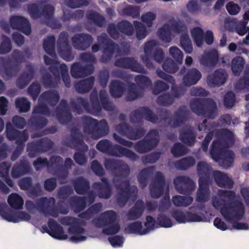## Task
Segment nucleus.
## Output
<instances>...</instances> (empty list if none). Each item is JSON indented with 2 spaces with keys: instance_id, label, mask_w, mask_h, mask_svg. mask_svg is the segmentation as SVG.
I'll return each mask as SVG.
<instances>
[{
  "instance_id": "f257e3e1",
  "label": "nucleus",
  "mask_w": 249,
  "mask_h": 249,
  "mask_svg": "<svg viewBox=\"0 0 249 249\" xmlns=\"http://www.w3.org/2000/svg\"><path fill=\"white\" fill-rule=\"evenodd\" d=\"M104 165L106 169L115 177L113 179L117 191L116 201L120 205L124 206L130 198L136 196L138 188L136 185H131L130 181L127 179L119 183V178H126L130 174V168L124 161L114 159L107 158Z\"/></svg>"
},
{
  "instance_id": "f03ea898",
  "label": "nucleus",
  "mask_w": 249,
  "mask_h": 249,
  "mask_svg": "<svg viewBox=\"0 0 249 249\" xmlns=\"http://www.w3.org/2000/svg\"><path fill=\"white\" fill-rule=\"evenodd\" d=\"M218 195L226 198L229 201L226 202L224 199L215 198L212 200L213 206L216 209L220 210L221 214L227 221L231 222L241 220L245 215V207L241 200H234L235 193L232 190H219Z\"/></svg>"
},
{
  "instance_id": "7ed1b4c3",
  "label": "nucleus",
  "mask_w": 249,
  "mask_h": 249,
  "mask_svg": "<svg viewBox=\"0 0 249 249\" xmlns=\"http://www.w3.org/2000/svg\"><path fill=\"white\" fill-rule=\"evenodd\" d=\"M89 99L90 107L86 99L78 97L76 102L71 99L70 104L73 111L78 114H82V107L92 114L98 116L101 114L102 108L109 111H113L115 108L113 103L109 101L107 92L105 90H100L99 94L96 90H93L90 93Z\"/></svg>"
},
{
  "instance_id": "20e7f679",
  "label": "nucleus",
  "mask_w": 249,
  "mask_h": 249,
  "mask_svg": "<svg viewBox=\"0 0 249 249\" xmlns=\"http://www.w3.org/2000/svg\"><path fill=\"white\" fill-rule=\"evenodd\" d=\"M218 134L221 138L213 142L210 154L215 161L221 160L222 166L228 168L231 167L233 162L234 153L225 146L229 142H233V134L232 131L226 128L218 130Z\"/></svg>"
},
{
  "instance_id": "39448f33",
  "label": "nucleus",
  "mask_w": 249,
  "mask_h": 249,
  "mask_svg": "<svg viewBox=\"0 0 249 249\" xmlns=\"http://www.w3.org/2000/svg\"><path fill=\"white\" fill-rule=\"evenodd\" d=\"M55 199L53 197H41L36 201V203L31 200H26L25 207L28 212L35 213L38 211L46 216L57 217L59 214H67L69 211L67 207L58 204L55 206Z\"/></svg>"
},
{
  "instance_id": "423d86ee",
  "label": "nucleus",
  "mask_w": 249,
  "mask_h": 249,
  "mask_svg": "<svg viewBox=\"0 0 249 249\" xmlns=\"http://www.w3.org/2000/svg\"><path fill=\"white\" fill-rule=\"evenodd\" d=\"M175 189L179 194L188 196L176 195L172 197V202L176 207H188L193 201V198L190 196L195 190L196 185L195 182L187 176H178L174 180Z\"/></svg>"
},
{
  "instance_id": "0eeeda50",
  "label": "nucleus",
  "mask_w": 249,
  "mask_h": 249,
  "mask_svg": "<svg viewBox=\"0 0 249 249\" xmlns=\"http://www.w3.org/2000/svg\"><path fill=\"white\" fill-rule=\"evenodd\" d=\"M70 129L71 139L65 142V145L80 151L74 154L73 159L77 164L83 165L87 161L84 153L88 150V146L84 141V137L81 131V126L77 124L71 126Z\"/></svg>"
},
{
  "instance_id": "6e6552de",
  "label": "nucleus",
  "mask_w": 249,
  "mask_h": 249,
  "mask_svg": "<svg viewBox=\"0 0 249 249\" xmlns=\"http://www.w3.org/2000/svg\"><path fill=\"white\" fill-rule=\"evenodd\" d=\"M27 10L33 19H36L42 16L47 20V24L52 28L58 29L62 26L60 21L53 18L55 9L50 4L40 5L33 3L28 5Z\"/></svg>"
},
{
  "instance_id": "1a4fd4ad",
  "label": "nucleus",
  "mask_w": 249,
  "mask_h": 249,
  "mask_svg": "<svg viewBox=\"0 0 249 249\" xmlns=\"http://www.w3.org/2000/svg\"><path fill=\"white\" fill-rule=\"evenodd\" d=\"M96 148L100 152L115 157H125L135 161L138 156L132 150L115 144L107 139L101 140L96 144Z\"/></svg>"
},
{
  "instance_id": "9d476101",
  "label": "nucleus",
  "mask_w": 249,
  "mask_h": 249,
  "mask_svg": "<svg viewBox=\"0 0 249 249\" xmlns=\"http://www.w3.org/2000/svg\"><path fill=\"white\" fill-rule=\"evenodd\" d=\"M6 137L9 141H15L17 144L15 150L13 152L11 160L15 161L21 154L25 147V142L29 138V134L27 130L22 131L18 130L13 127L11 123L6 124Z\"/></svg>"
},
{
  "instance_id": "9b49d317",
  "label": "nucleus",
  "mask_w": 249,
  "mask_h": 249,
  "mask_svg": "<svg viewBox=\"0 0 249 249\" xmlns=\"http://www.w3.org/2000/svg\"><path fill=\"white\" fill-rule=\"evenodd\" d=\"M192 111L198 116L214 119L217 114V105L211 98L193 99L190 104Z\"/></svg>"
},
{
  "instance_id": "f8f14e48",
  "label": "nucleus",
  "mask_w": 249,
  "mask_h": 249,
  "mask_svg": "<svg viewBox=\"0 0 249 249\" xmlns=\"http://www.w3.org/2000/svg\"><path fill=\"white\" fill-rule=\"evenodd\" d=\"M25 61V54L18 50H14L11 58L4 60L1 57V65L2 64L6 75L11 78L17 75L20 70V64Z\"/></svg>"
},
{
  "instance_id": "ddd939ff",
  "label": "nucleus",
  "mask_w": 249,
  "mask_h": 249,
  "mask_svg": "<svg viewBox=\"0 0 249 249\" xmlns=\"http://www.w3.org/2000/svg\"><path fill=\"white\" fill-rule=\"evenodd\" d=\"M54 145L53 142L50 139L45 137L37 141L28 143L27 151L30 158H35L39 154L50 151Z\"/></svg>"
},
{
  "instance_id": "4468645a",
  "label": "nucleus",
  "mask_w": 249,
  "mask_h": 249,
  "mask_svg": "<svg viewBox=\"0 0 249 249\" xmlns=\"http://www.w3.org/2000/svg\"><path fill=\"white\" fill-rule=\"evenodd\" d=\"M68 38V33L65 31L62 32L57 39V47L60 56L65 61L70 62L74 59V56L72 53Z\"/></svg>"
},
{
  "instance_id": "2eb2a0df",
  "label": "nucleus",
  "mask_w": 249,
  "mask_h": 249,
  "mask_svg": "<svg viewBox=\"0 0 249 249\" xmlns=\"http://www.w3.org/2000/svg\"><path fill=\"white\" fill-rule=\"evenodd\" d=\"M114 66L121 68L130 70L132 71L146 74L147 71L134 57H122L115 60Z\"/></svg>"
},
{
  "instance_id": "dca6fc26",
  "label": "nucleus",
  "mask_w": 249,
  "mask_h": 249,
  "mask_svg": "<svg viewBox=\"0 0 249 249\" xmlns=\"http://www.w3.org/2000/svg\"><path fill=\"white\" fill-rule=\"evenodd\" d=\"M117 131L122 135H125L129 139L137 140L142 138L145 134L144 129L141 127H133L125 123L120 124L117 126Z\"/></svg>"
},
{
  "instance_id": "f3484780",
  "label": "nucleus",
  "mask_w": 249,
  "mask_h": 249,
  "mask_svg": "<svg viewBox=\"0 0 249 249\" xmlns=\"http://www.w3.org/2000/svg\"><path fill=\"white\" fill-rule=\"evenodd\" d=\"M143 117L151 123H156L158 121V116L146 107H140L132 112L129 120L131 123H137L140 122Z\"/></svg>"
},
{
  "instance_id": "a211bd4d",
  "label": "nucleus",
  "mask_w": 249,
  "mask_h": 249,
  "mask_svg": "<svg viewBox=\"0 0 249 249\" xmlns=\"http://www.w3.org/2000/svg\"><path fill=\"white\" fill-rule=\"evenodd\" d=\"M166 185L165 178L163 174L158 171L155 177L149 185V190L152 197L158 198L160 197L164 193Z\"/></svg>"
},
{
  "instance_id": "6ab92c4d",
  "label": "nucleus",
  "mask_w": 249,
  "mask_h": 249,
  "mask_svg": "<svg viewBox=\"0 0 249 249\" xmlns=\"http://www.w3.org/2000/svg\"><path fill=\"white\" fill-rule=\"evenodd\" d=\"M56 117L59 123L66 125L71 122L72 115L67 100L62 99L55 109Z\"/></svg>"
},
{
  "instance_id": "aec40b11",
  "label": "nucleus",
  "mask_w": 249,
  "mask_h": 249,
  "mask_svg": "<svg viewBox=\"0 0 249 249\" xmlns=\"http://www.w3.org/2000/svg\"><path fill=\"white\" fill-rule=\"evenodd\" d=\"M48 228L43 226L44 231L52 237L58 240H66L68 236L65 233L63 227L60 225L55 220L50 219L48 221Z\"/></svg>"
},
{
  "instance_id": "412c9836",
  "label": "nucleus",
  "mask_w": 249,
  "mask_h": 249,
  "mask_svg": "<svg viewBox=\"0 0 249 249\" xmlns=\"http://www.w3.org/2000/svg\"><path fill=\"white\" fill-rule=\"evenodd\" d=\"M10 24L12 29L17 30L29 36L31 33L29 21L25 18L19 16H13L10 18Z\"/></svg>"
},
{
  "instance_id": "4be33fe9",
  "label": "nucleus",
  "mask_w": 249,
  "mask_h": 249,
  "mask_svg": "<svg viewBox=\"0 0 249 249\" xmlns=\"http://www.w3.org/2000/svg\"><path fill=\"white\" fill-rule=\"evenodd\" d=\"M190 111L184 106H181L174 113L173 120L168 122L166 126L176 128L184 124L188 119Z\"/></svg>"
},
{
  "instance_id": "5701e85b",
  "label": "nucleus",
  "mask_w": 249,
  "mask_h": 249,
  "mask_svg": "<svg viewBox=\"0 0 249 249\" xmlns=\"http://www.w3.org/2000/svg\"><path fill=\"white\" fill-rule=\"evenodd\" d=\"M93 40L90 35L85 33L76 34L71 38L74 48L82 51L87 50L92 44Z\"/></svg>"
},
{
  "instance_id": "b1692460",
  "label": "nucleus",
  "mask_w": 249,
  "mask_h": 249,
  "mask_svg": "<svg viewBox=\"0 0 249 249\" xmlns=\"http://www.w3.org/2000/svg\"><path fill=\"white\" fill-rule=\"evenodd\" d=\"M94 66L93 65H83L81 62H75L71 66V73L74 78H83L93 73Z\"/></svg>"
},
{
  "instance_id": "393cba45",
  "label": "nucleus",
  "mask_w": 249,
  "mask_h": 249,
  "mask_svg": "<svg viewBox=\"0 0 249 249\" xmlns=\"http://www.w3.org/2000/svg\"><path fill=\"white\" fill-rule=\"evenodd\" d=\"M101 181L94 182L92 187L96 191L99 198L108 199L112 195L111 186L106 178H101Z\"/></svg>"
},
{
  "instance_id": "a878e982",
  "label": "nucleus",
  "mask_w": 249,
  "mask_h": 249,
  "mask_svg": "<svg viewBox=\"0 0 249 249\" xmlns=\"http://www.w3.org/2000/svg\"><path fill=\"white\" fill-rule=\"evenodd\" d=\"M159 140L156 138H144L136 142L134 145L136 151L139 153H145L156 147Z\"/></svg>"
},
{
  "instance_id": "bb28decb",
  "label": "nucleus",
  "mask_w": 249,
  "mask_h": 249,
  "mask_svg": "<svg viewBox=\"0 0 249 249\" xmlns=\"http://www.w3.org/2000/svg\"><path fill=\"white\" fill-rule=\"evenodd\" d=\"M60 223L63 225L69 226L68 231L70 234H83L85 230L82 227L78 222L77 218L72 216H65L60 220Z\"/></svg>"
},
{
  "instance_id": "cd10ccee",
  "label": "nucleus",
  "mask_w": 249,
  "mask_h": 249,
  "mask_svg": "<svg viewBox=\"0 0 249 249\" xmlns=\"http://www.w3.org/2000/svg\"><path fill=\"white\" fill-rule=\"evenodd\" d=\"M26 71L23 72L16 81L17 86L21 89L25 88L34 77L35 69L31 64H27Z\"/></svg>"
},
{
  "instance_id": "c85d7f7f",
  "label": "nucleus",
  "mask_w": 249,
  "mask_h": 249,
  "mask_svg": "<svg viewBox=\"0 0 249 249\" xmlns=\"http://www.w3.org/2000/svg\"><path fill=\"white\" fill-rule=\"evenodd\" d=\"M30 169L29 162L26 159H21L13 166L11 176L14 178H18L28 174Z\"/></svg>"
},
{
  "instance_id": "c756f323",
  "label": "nucleus",
  "mask_w": 249,
  "mask_h": 249,
  "mask_svg": "<svg viewBox=\"0 0 249 249\" xmlns=\"http://www.w3.org/2000/svg\"><path fill=\"white\" fill-rule=\"evenodd\" d=\"M219 60V54L217 50L212 49L205 51L199 61L203 66L213 67L216 66Z\"/></svg>"
},
{
  "instance_id": "7c9ffc66",
  "label": "nucleus",
  "mask_w": 249,
  "mask_h": 249,
  "mask_svg": "<svg viewBox=\"0 0 249 249\" xmlns=\"http://www.w3.org/2000/svg\"><path fill=\"white\" fill-rule=\"evenodd\" d=\"M227 75L224 70H216L213 73L209 74L207 78L208 85L212 87H219L224 84Z\"/></svg>"
},
{
  "instance_id": "2f4dec72",
  "label": "nucleus",
  "mask_w": 249,
  "mask_h": 249,
  "mask_svg": "<svg viewBox=\"0 0 249 249\" xmlns=\"http://www.w3.org/2000/svg\"><path fill=\"white\" fill-rule=\"evenodd\" d=\"M157 42L155 40H151L145 42L144 46V52L145 55H142L141 58L148 69L153 68L154 66L151 62L150 57H152L153 48L157 46Z\"/></svg>"
},
{
  "instance_id": "473e14b6",
  "label": "nucleus",
  "mask_w": 249,
  "mask_h": 249,
  "mask_svg": "<svg viewBox=\"0 0 249 249\" xmlns=\"http://www.w3.org/2000/svg\"><path fill=\"white\" fill-rule=\"evenodd\" d=\"M119 45L113 41L109 40L107 43L104 45L103 54L100 58L103 63H107L112 59L114 53L118 51Z\"/></svg>"
},
{
  "instance_id": "72a5a7b5",
  "label": "nucleus",
  "mask_w": 249,
  "mask_h": 249,
  "mask_svg": "<svg viewBox=\"0 0 249 249\" xmlns=\"http://www.w3.org/2000/svg\"><path fill=\"white\" fill-rule=\"evenodd\" d=\"M210 182L199 180L198 188L196 192V200L199 202H205L209 200L210 192L209 188Z\"/></svg>"
},
{
  "instance_id": "f704fd0d",
  "label": "nucleus",
  "mask_w": 249,
  "mask_h": 249,
  "mask_svg": "<svg viewBox=\"0 0 249 249\" xmlns=\"http://www.w3.org/2000/svg\"><path fill=\"white\" fill-rule=\"evenodd\" d=\"M60 100V95L56 90H47L40 95L39 100L51 107L55 106Z\"/></svg>"
},
{
  "instance_id": "c9c22d12",
  "label": "nucleus",
  "mask_w": 249,
  "mask_h": 249,
  "mask_svg": "<svg viewBox=\"0 0 249 249\" xmlns=\"http://www.w3.org/2000/svg\"><path fill=\"white\" fill-rule=\"evenodd\" d=\"M202 74L196 68H192L184 75L182 81L185 86L190 87L196 84L201 79Z\"/></svg>"
},
{
  "instance_id": "e433bc0d",
  "label": "nucleus",
  "mask_w": 249,
  "mask_h": 249,
  "mask_svg": "<svg viewBox=\"0 0 249 249\" xmlns=\"http://www.w3.org/2000/svg\"><path fill=\"white\" fill-rule=\"evenodd\" d=\"M213 176L216 184L220 187H227L231 189L233 187V181L226 174L220 171H214Z\"/></svg>"
},
{
  "instance_id": "4c0bfd02",
  "label": "nucleus",
  "mask_w": 249,
  "mask_h": 249,
  "mask_svg": "<svg viewBox=\"0 0 249 249\" xmlns=\"http://www.w3.org/2000/svg\"><path fill=\"white\" fill-rule=\"evenodd\" d=\"M179 139L183 143L187 146H192L196 142V136L192 128L186 127L180 131Z\"/></svg>"
},
{
  "instance_id": "58836bf2",
  "label": "nucleus",
  "mask_w": 249,
  "mask_h": 249,
  "mask_svg": "<svg viewBox=\"0 0 249 249\" xmlns=\"http://www.w3.org/2000/svg\"><path fill=\"white\" fill-rule=\"evenodd\" d=\"M144 210V203L142 199L136 201L134 205L129 210L127 213L129 220H136L142 214Z\"/></svg>"
},
{
  "instance_id": "ea45409f",
  "label": "nucleus",
  "mask_w": 249,
  "mask_h": 249,
  "mask_svg": "<svg viewBox=\"0 0 249 249\" xmlns=\"http://www.w3.org/2000/svg\"><path fill=\"white\" fill-rule=\"evenodd\" d=\"M72 185L75 192L78 195L86 194L90 190L89 182L83 177L74 179Z\"/></svg>"
},
{
  "instance_id": "a19ab883",
  "label": "nucleus",
  "mask_w": 249,
  "mask_h": 249,
  "mask_svg": "<svg viewBox=\"0 0 249 249\" xmlns=\"http://www.w3.org/2000/svg\"><path fill=\"white\" fill-rule=\"evenodd\" d=\"M212 171V167L205 161H199L197 165V172L199 176L198 181L204 180L206 182H210Z\"/></svg>"
},
{
  "instance_id": "79ce46f5",
  "label": "nucleus",
  "mask_w": 249,
  "mask_h": 249,
  "mask_svg": "<svg viewBox=\"0 0 249 249\" xmlns=\"http://www.w3.org/2000/svg\"><path fill=\"white\" fill-rule=\"evenodd\" d=\"M94 81V77L90 76L77 82L74 85L75 89L80 93H88L92 89Z\"/></svg>"
},
{
  "instance_id": "37998d69",
  "label": "nucleus",
  "mask_w": 249,
  "mask_h": 249,
  "mask_svg": "<svg viewBox=\"0 0 249 249\" xmlns=\"http://www.w3.org/2000/svg\"><path fill=\"white\" fill-rule=\"evenodd\" d=\"M124 83L119 80H112L109 86V91L113 97H122L125 91Z\"/></svg>"
},
{
  "instance_id": "c03bdc74",
  "label": "nucleus",
  "mask_w": 249,
  "mask_h": 249,
  "mask_svg": "<svg viewBox=\"0 0 249 249\" xmlns=\"http://www.w3.org/2000/svg\"><path fill=\"white\" fill-rule=\"evenodd\" d=\"M70 203L74 212L79 213L87 207L85 196H74L70 198Z\"/></svg>"
},
{
  "instance_id": "a18cd8bd",
  "label": "nucleus",
  "mask_w": 249,
  "mask_h": 249,
  "mask_svg": "<svg viewBox=\"0 0 249 249\" xmlns=\"http://www.w3.org/2000/svg\"><path fill=\"white\" fill-rule=\"evenodd\" d=\"M82 124L84 127V133L91 135L97 127L98 121L91 117L84 116L81 118Z\"/></svg>"
},
{
  "instance_id": "49530a36",
  "label": "nucleus",
  "mask_w": 249,
  "mask_h": 249,
  "mask_svg": "<svg viewBox=\"0 0 249 249\" xmlns=\"http://www.w3.org/2000/svg\"><path fill=\"white\" fill-rule=\"evenodd\" d=\"M87 19L92 22L96 26L103 27L106 23V20L103 16L96 11H89L86 14Z\"/></svg>"
},
{
  "instance_id": "de8ad7c7",
  "label": "nucleus",
  "mask_w": 249,
  "mask_h": 249,
  "mask_svg": "<svg viewBox=\"0 0 249 249\" xmlns=\"http://www.w3.org/2000/svg\"><path fill=\"white\" fill-rule=\"evenodd\" d=\"M55 37L53 35L48 36L43 40V47L45 52L53 57L56 55L55 50Z\"/></svg>"
},
{
  "instance_id": "09e8293b",
  "label": "nucleus",
  "mask_w": 249,
  "mask_h": 249,
  "mask_svg": "<svg viewBox=\"0 0 249 249\" xmlns=\"http://www.w3.org/2000/svg\"><path fill=\"white\" fill-rule=\"evenodd\" d=\"M94 131L92 136L96 139H98L107 135L109 131L107 122L105 120H103L100 122H98L97 127Z\"/></svg>"
},
{
  "instance_id": "8fccbe9b",
  "label": "nucleus",
  "mask_w": 249,
  "mask_h": 249,
  "mask_svg": "<svg viewBox=\"0 0 249 249\" xmlns=\"http://www.w3.org/2000/svg\"><path fill=\"white\" fill-rule=\"evenodd\" d=\"M29 123L31 126L36 130H40L47 125L48 120L41 115L32 114L29 120Z\"/></svg>"
},
{
  "instance_id": "3c124183",
  "label": "nucleus",
  "mask_w": 249,
  "mask_h": 249,
  "mask_svg": "<svg viewBox=\"0 0 249 249\" xmlns=\"http://www.w3.org/2000/svg\"><path fill=\"white\" fill-rule=\"evenodd\" d=\"M124 231L127 233L138 234L142 235L147 233V229L142 230V223L138 221L128 224L124 229Z\"/></svg>"
},
{
  "instance_id": "603ef678",
  "label": "nucleus",
  "mask_w": 249,
  "mask_h": 249,
  "mask_svg": "<svg viewBox=\"0 0 249 249\" xmlns=\"http://www.w3.org/2000/svg\"><path fill=\"white\" fill-rule=\"evenodd\" d=\"M196 163L195 158L191 156L181 158L175 162V167L179 170H186Z\"/></svg>"
},
{
  "instance_id": "864d4df0",
  "label": "nucleus",
  "mask_w": 249,
  "mask_h": 249,
  "mask_svg": "<svg viewBox=\"0 0 249 249\" xmlns=\"http://www.w3.org/2000/svg\"><path fill=\"white\" fill-rule=\"evenodd\" d=\"M142 93L137 88L136 84L129 83L127 85V94L126 100L131 101L135 100L142 96Z\"/></svg>"
},
{
  "instance_id": "5fc2aeb1",
  "label": "nucleus",
  "mask_w": 249,
  "mask_h": 249,
  "mask_svg": "<svg viewBox=\"0 0 249 249\" xmlns=\"http://www.w3.org/2000/svg\"><path fill=\"white\" fill-rule=\"evenodd\" d=\"M8 202L10 207L15 210L22 209L24 203L23 198L16 193H12L9 196Z\"/></svg>"
},
{
  "instance_id": "6e6d98bb",
  "label": "nucleus",
  "mask_w": 249,
  "mask_h": 249,
  "mask_svg": "<svg viewBox=\"0 0 249 249\" xmlns=\"http://www.w3.org/2000/svg\"><path fill=\"white\" fill-rule=\"evenodd\" d=\"M245 62L244 58L240 56H236L231 61V70L235 75H240L242 71Z\"/></svg>"
},
{
  "instance_id": "4d7b16f0",
  "label": "nucleus",
  "mask_w": 249,
  "mask_h": 249,
  "mask_svg": "<svg viewBox=\"0 0 249 249\" xmlns=\"http://www.w3.org/2000/svg\"><path fill=\"white\" fill-rule=\"evenodd\" d=\"M117 27L119 31L125 35L130 36L134 33L133 26L128 20H123L117 23Z\"/></svg>"
},
{
  "instance_id": "13d9d810",
  "label": "nucleus",
  "mask_w": 249,
  "mask_h": 249,
  "mask_svg": "<svg viewBox=\"0 0 249 249\" xmlns=\"http://www.w3.org/2000/svg\"><path fill=\"white\" fill-rule=\"evenodd\" d=\"M134 81L140 89L142 90L151 86L152 84L151 79L148 76L142 74L136 75L134 78Z\"/></svg>"
},
{
  "instance_id": "bf43d9fd",
  "label": "nucleus",
  "mask_w": 249,
  "mask_h": 249,
  "mask_svg": "<svg viewBox=\"0 0 249 249\" xmlns=\"http://www.w3.org/2000/svg\"><path fill=\"white\" fill-rule=\"evenodd\" d=\"M158 34L159 37L162 41L169 43L171 41V29L169 28V26L167 24H165L159 29L158 31Z\"/></svg>"
},
{
  "instance_id": "052dcab7",
  "label": "nucleus",
  "mask_w": 249,
  "mask_h": 249,
  "mask_svg": "<svg viewBox=\"0 0 249 249\" xmlns=\"http://www.w3.org/2000/svg\"><path fill=\"white\" fill-rule=\"evenodd\" d=\"M15 105L20 113L28 112L31 107V103L25 97L17 98L15 101Z\"/></svg>"
},
{
  "instance_id": "680f3d73",
  "label": "nucleus",
  "mask_w": 249,
  "mask_h": 249,
  "mask_svg": "<svg viewBox=\"0 0 249 249\" xmlns=\"http://www.w3.org/2000/svg\"><path fill=\"white\" fill-rule=\"evenodd\" d=\"M191 33L196 45L201 47L203 43L204 34L203 30L199 27H195L191 30Z\"/></svg>"
},
{
  "instance_id": "e2e57ef3",
  "label": "nucleus",
  "mask_w": 249,
  "mask_h": 249,
  "mask_svg": "<svg viewBox=\"0 0 249 249\" xmlns=\"http://www.w3.org/2000/svg\"><path fill=\"white\" fill-rule=\"evenodd\" d=\"M140 8L137 6L128 5L123 9L124 15L131 17L133 18H138L140 17Z\"/></svg>"
},
{
  "instance_id": "0e129e2a",
  "label": "nucleus",
  "mask_w": 249,
  "mask_h": 249,
  "mask_svg": "<svg viewBox=\"0 0 249 249\" xmlns=\"http://www.w3.org/2000/svg\"><path fill=\"white\" fill-rule=\"evenodd\" d=\"M180 43L181 47L187 53H190L193 51L192 41L187 33L183 34L180 36Z\"/></svg>"
},
{
  "instance_id": "69168bd1",
  "label": "nucleus",
  "mask_w": 249,
  "mask_h": 249,
  "mask_svg": "<svg viewBox=\"0 0 249 249\" xmlns=\"http://www.w3.org/2000/svg\"><path fill=\"white\" fill-rule=\"evenodd\" d=\"M151 173V169L150 168H144L140 172L138 179L142 188H144L147 186Z\"/></svg>"
},
{
  "instance_id": "338daca9",
  "label": "nucleus",
  "mask_w": 249,
  "mask_h": 249,
  "mask_svg": "<svg viewBox=\"0 0 249 249\" xmlns=\"http://www.w3.org/2000/svg\"><path fill=\"white\" fill-rule=\"evenodd\" d=\"M162 68L168 73H174L178 71V67L172 59L167 58L163 63Z\"/></svg>"
},
{
  "instance_id": "774afa93",
  "label": "nucleus",
  "mask_w": 249,
  "mask_h": 249,
  "mask_svg": "<svg viewBox=\"0 0 249 249\" xmlns=\"http://www.w3.org/2000/svg\"><path fill=\"white\" fill-rule=\"evenodd\" d=\"M235 87L238 90L247 89L249 90V74L245 73L236 82Z\"/></svg>"
}]
</instances>
